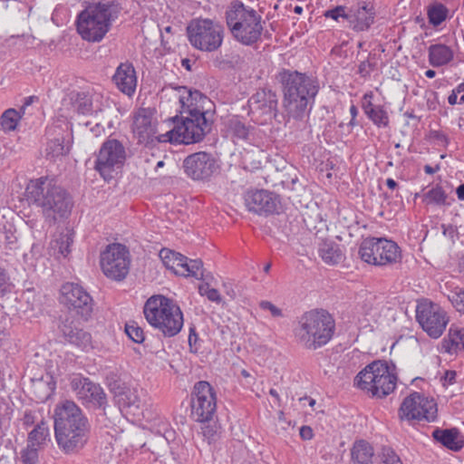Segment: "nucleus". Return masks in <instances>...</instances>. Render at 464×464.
<instances>
[{"instance_id": "nucleus-17", "label": "nucleus", "mask_w": 464, "mask_h": 464, "mask_svg": "<svg viewBox=\"0 0 464 464\" xmlns=\"http://www.w3.org/2000/svg\"><path fill=\"white\" fill-rule=\"evenodd\" d=\"M60 302L84 320H88L93 310L92 296L82 285L75 283L63 285Z\"/></svg>"}, {"instance_id": "nucleus-19", "label": "nucleus", "mask_w": 464, "mask_h": 464, "mask_svg": "<svg viewBox=\"0 0 464 464\" xmlns=\"http://www.w3.org/2000/svg\"><path fill=\"white\" fill-rule=\"evenodd\" d=\"M72 386L76 392L78 400L82 404L102 409L103 412L101 416H106L107 395L100 384L92 382L88 378H75L72 382Z\"/></svg>"}, {"instance_id": "nucleus-43", "label": "nucleus", "mask_w": 464, "mask_h": 464, "mask_svg": "<svg viewBox=\"0 0 464 464\" xmlns=\"http://www.w3.org/2000/svg\"><path fill=\"white\" fill-rule=\"evenodd\" d=\"M73 242V233L67 230L65 233H61L55 241V247L63 256H66L70 252V246Z\"/></svg>"}, {"instance_id": "nucleus-34", "label": "nucleus", "mask_w": 464, "mask_h": 464, "mask_svg": "<svg viewBox=\"0 0 464 464\" xmlns=\"http://www.w3.org/2000/svg\"><path fill=\"white\" fill-rule=\"evenodd\" d=\"M71 100L73 110L79 114L90 115L92 113V97L88 92L72 93Z\"/></svg>"}, {"instance_id": "nucleus-1", "label": "nucleus", "mask_w": 464, "mask_h": 464, "mask_svg": "<svg viewBox=\"0 0 464 464\" xmlns=\"http://www.w3.org/2000/svg\"><path fill=\"white\" fill-rule=\"evenodd\" d=\"M174 96L179 100L182 112L188 115L180 124L169 130V142L192 144L203 140L211 130L212 121L207 118L206 103L210 101L198 91L186 86H175Z\"/></svg>"}, {"instance_id": "nucleus-37", "label": "nucleus", "mask_w": 464, "mask_h": 464, "mask_svg": "<svg viewBox=\"0 0 464 464\" xmlns=\"http://www.w3.org/2000/svg\"><path fill=\"white\" fill-rule=\"evenodd\" d=\"M179 276H193L196 279H202L204 276L203 263L199 259H188L187 257V266H183Z\"/></svg>"}, {"instance_id": "nucleus-45", "label": "nucleus", "mask_w": 464, "mask_h": 464, "mask_svg": "<svg viewBox=\"0 0 464 464\" xmlns=\"http://www.w3.org/2000/svg\"><path fill=\"white\" fill-rule=\"evenodd\" d=\"M448 298L456 310L464 314V289L456 288L450 293Z\"/></svg>"}, {"instance_id": "nucleus-11", "label": "nucleus", "mask_w": 464, "mask_h": 464, "mask_svg": "<svg viewBox=\"0 0 464 464\" xmlns=\"http://www.w3.org/2000/svg\"><path fill=\"white\" fill-rule=\"evenodd\" d=\"M131 129L138 144L146 148L151 149L159 143L169 141V131L159 133L158 121L150 109L140 108L134 113Z\"/></svg>"}, {"instance_id": "nucleus-54", "label": "nucleus", "mask_w": 464, "mask_h": 464, "mask_svg": "<svg viewBox=\"0 0 464 464\" xmlns=\"http://www.w3.org/2000/svg\"><path fill=\"white\" fill-rule=\"evenodd\" d=\"M300 437L304 440H309L314 437V431L309 426H302L299 430Z\"/></svg>"}, {"instance_id": "nucleus-48", "label": "nucleus", "mask_w": 464, "mask_h": 464, "mask_svg": "<svg viewBox=\"0 0 464 464\" xmlns=\"http://www.w3.org/2000/svg\"><path fill=\"white\" fill-rule=\"evenodd\" d=\"M326 18H332L338 21L339 18H343L348 21L349 10L343 5H337L336 7L327 10L324 14Z\"/></svg>"}, {"instance_id": "nucleus-57", "label": "nucleus", "mask_w": 464, "mask_h": 464, "mask_svg": "<svg viewBox=\"0 0 464 464\" xmlns=\"http://www.w3.org/2000/svg\"><path fill=\"white\" fill-rule=\"evenodd\" d=\"M377 105H373L372 101H362V107L366 115L370 114V111H373Z\"/></svg>"}, {"instance_id": "nucleus-15", "label": "nucleus", "mask_w": 464, "mask_h": 464, "mask_svg": "<svg viewBox=\"0 0 464 464\" xmlns=\"http://www.w3.org/2000/svg\"><path fill=\"white\" fill-rule=\"evenodd\" d=\"M437 403L432 398L424 396L423 394L414 392L407 396L401 407V418L408 420H426L432 422L437 419Z\"/></svg>"}, {"instance_id": "nucleus-20", "label": "nucleus", "mask_w": 464, "mask_h": 464, "mask_svg": "<svg viewBox=\"0 0 464 464\" xmlns=\"http://www.w3.org/2000/svg\"><path fill=\"white\" fill-rule=\"evenodd\" d=\"M182 167L185 174L193 180H208L218 168L215 158L206 151L188 155Z\"/></svg>"}, {"instance_id": "nucleus-40", "label": "nucleus", "mask_w": 464, "mask_h": 464, "mask_svg": "<svg viewBox=\"0 0 464 464\" xmlns=\"http://www.w3.org/2000/svg\"><path fill=\"white\" fill-rule=\"evenodd\" d=\"M448 9L442 4L431 5L428 11L430 23L433 25H440L447 18Z\"/></svg>"}, {"instance_id": "nucleus-8", "label": "nucleus", "mask_w": 464, "mask_h": 464, "mask_svg": "<svg viewBox=\"0 0 464 464\" xmlns=\"http://www.w3.org/2000/svg\"><path fill=\"white\" fill-rule=\"evenodd\" d=\"M147 322L165 337L177 335L183 327V314L179 306L163 295L150 297L143 307Z\"/></svg>"}, {"instance_id": "nucleus-47", "label": "nucleus", "mask_w": 464, "mask_h": 464, "mask_svg": "<svg viewBox=\"0 0 464 464\" xmlns=\"http://www.w3.org/2000/svg\"><path fill=\"white\" fill-rule=\"evenodd\" d=\"M201 295H206L209 301L219 304L222 300L219 292L215 288H210L208 284L200 285L198 287Z\"/></svg>"}, {"instance_id": "nucleus-24", "label": "nucleus", "mask_w": 464, "mask_h": 464, "mask_svg": "<svg viewBox=\"0 0 464 464\" xmlns=\"http://www.w3.org/2000/svg\"><path fill=\"white\" fill-rule=\"evenodd\" d=\"M117 88L129 97L132 96L137 87V76L133 65L130 63H121L112 76Z\"/></svg>"}, {"instance_id": "nucleus-6", "label": "nucleus", "mask_w": 464, "mask_h": 464, "mask_svg": "<svg viewBox=\"0 0 464 464\" xmlns=\"http://www.w3.org/2000/svg\"><path fill=\"white\" fill-rule=\"evenodd\" d=\"M121 10L120 5L113 1L89 5L78 14L77 32L86 41L100 42L118 18Z\"/></svg>"}, {"instance_id": "nucleus-27", "label": "nucleus", "mask_w": 464, "mask_h": 464, "mask_svg": "<svg viewBox=\"0 0 464 464\" xmlns=\"http://www.w3.org/2000/svg\"><path fill=\"white\" fill-rule=\"evenodd\" d=\"M380 238L367 237L362 240L359 247L361 259L370 265L381 266Z\"/></svg>"}, {"instance_id": "nucleus-51", "label": "nucleus", "mask_w": 464, "mask_h": 464, "mask_svg": "<svg viewBox=\"0 0 464 464\" xmlns=\"http://www.w3.org/2000/svg\"><path fill=\"white\" fill-rule=\"evenodd\" d=\"M10 291L9 276L5 269L0 266V297Z\"/></svg>"}, {"instance_id": "nucleus-55", "label": "nucleus", "mask_w": 464, "mask_h": 464, "mask_svg": "<svg viewBox=\"0 0 464 464\" xmlns=\"http://www.w3.org/2000/svg\"><path fill=\"white\" fill-rule=\"evenodd\" d=\"M456 372L455 371H446L444 376L442 377L443 385L452 384L456 381Z\"/></svg>"}, {"instance_id": "nucleus-35", "label": "nucleus", "mask_w": 464, "mask_h": 464, "mask_svg": "<svg viewBox=\"0 0 464 464\" xmlns=\"http://www.w3.org/2000/svg\"><path fill=\"white\" fill-rule=\"evenodd\" d=\"M49 437V427L45 420H41L34 429L29 433L28 440L33 447L40 446L44 443Z\"/></svg>"}, {"instance_id": "nucleus-25", "label": "nucleus", "mask_w": 464, "mask_h": 464, "mask_svg": "<svg viewBox=\"0 0 464 464\" xmlns=\"http://www.w3.org/2000/svg\"><path fill=\"white\" fill-rule=\"evenodd\" d=\"M435 440L452 451H459L464 447V440L457 428L436 429L432 432Z\"/></svg>"}, {"instance_id": "nucleus-53", "label": "nucleus", "mask_w": 464, "mask_h": 464, "mask_svg": "<svg viewBox=\"0 0 464 464\" xmlns=\"http://www.w3.org/2000/svg\"><path fill=\"white\" fill-rule=\"evenodd\" d=\"M430 136L431 139L437 140L440 145L447 147L449 144V138L442 131L431 130Z\"/></svg>"}, {"instance_id": "nucleus-5", "label": "nucleus", "mask_w": 464, "mask_h": 464, "mask_svg": "<svg viewBox=\"0 0 464 464\" xmlns=\"http://www.w3.org/2000/svg\"><path fill=\"white\" fill-rule=\"evenodd\" d=\"M334 331L335 321L333 315L324 309H313L299 318L295 337L303 348L315 351L333 339Z\"/></svg>"}, {"instance_id": "nucleus-23", "label": "nucleus", "mask_w": 464, "mask_h": 464, "mask_svg": "<svg viewBox=\"0 0 464 464\" xmlns=\"http://www.w3.org/2000/svg\"><path fill=\"white\" fill-rule=\"evenodd\" d=\"M373 21V8L365 2L359 3L357 5L352 6L349 9L348 23L355 31L361 32L368 30Z\"/></svg>"}, {"instance_id": "nucleus-12", "label": "nucleus", "mask_w": 464, "mask_h": 464, "mask_svg": "<svg viewBox=\"0 0 464 464\" xmlns=\"http://www.w3.org/2000/svg\"><path fill=\"white\" fill-rule=\"evenodd\" d=\"M102 273L110 279L121 282L130 271V256L128 248L120 243L110 244L101 253Z\"/></svg>"}, {"instance_id": "nucleus-29", "label": "nucleus", "mask_w": 464, "mask_h": 464, "mask_svg": "<svg viewBox=\"0 0 464 464\" xmlns=\"http://www.w3.org/2000/svg\"><path fill=\"white\" fill-rule=\"evenodd\" d=\"M373 456V448L363 440L355 441L351 449L353 464H374Z\"/></svg>"}, {"instance_id": "nucleus-49", "label": "nucleus", "mask_w": 464, "mask_h": 464, "mask_svg": "<svg viewBox=\"0 0 464 464\" xmlns=\"http://www.w3.org/2000/svg\"><path fill=\"white\" fill-rule=\"evenodd\" d=\"M21 459L24 464H35L38 460V452L34 448H26L22 451Z\"/></svg>"}, {"instance_id": "nucleus-28", "label": "nucleus", "mask_w": 464, "mask_h": 464, "mask_svg": "<svg viewBox=\"0 0 464 464\" xmlns=\"http://www.w3.org/2000/svg\"><path fill=\"white\" fill-rule=\"evenodd\" d=\"M381 266H392L401 260L400 246L392 240L380 237Z\"/></svg>"}, {"instance_id": "nucleus-31", "label": "nucleus", "mask_w": 464, "mask_h": 464, "mask_svg": "<svg viewBox=\"0 0 464 464\" xmlns=\"http://www.w3.org/2000/svg\"><path fill=\"white\" fill-rule=\"evenodd\" d=\"M159 256L165 267L176 275H179L182 266H187V256L170 249H161Z\"/></svg>"}, {"instance_id": "nucleus-14", "label": "nucleus", "mask_w": 464, "mask_h": 464, "mask_svg": "<svg viewBox=\"0 0 464 464\" xmlns=\"http://www.w3.org/2000/svg\"><path fill=\"white\" fill-rule=\"evenodd\" d=\"M126 157L125 147L120 140H107L96 156L94 169L104 179H110L112 172L124 165Z\"/></svg>"}, {"instance_id": "nucleus-10", "label": "nucleus", "mask_w": 464, "mask_h": 464, "mask_svg": "<svg viewBox=\"0 0 464 464\" xmlns=\"http://www.w3.org/2000/svg\"><path fill=\"white\" fill-rule=\"evenodd\" d=\"M187 34L190 44L195 49L213 53L223 44L224 28L210 19H197L188 25Z\"/></svg>"}, {"instance_id": "nucleus-59", "label": "nucleus", "mask_w": 464, "mask_h": 464, "mask_svg": "<svg viewBox=\"0 0 464 464\" xmlns=\"http://www.w3.org/2000/svg\"><path fill=\"white\" fill-rule=\"evenodd\" d=\"M23 420L25 426L33 425L34 422V416L31 411H26L24 415Z\"/></svg>"}, {"instance_id": "nucleus-7", "label": "nucleus", "mask_w": 464, "mask_h": 464, "mask_svg": "<svg viewBox=\"0 0 464 464\" xmlns=\"http://www.w3.org/2000/svg\"><path fill=\"white\" fill-rule=\"evenodd\" d=\"M227 25L232 36L244 45H252L264 30L262 16L242 2H232L226 11Z\"/></svg>"}, {"instance_id": "nucleus-32", "label": "nucleus", "mask_w": 464, "mask_h": 464, "mask_svg": "<svg viewBox=\"0 0 464 464\" xmlns=\"http://www.w3.org/2000/svg\"><path fill=\"white\" fill-rule=\"evenodd\" d=\"M443 348L449 353H457L464 349V328L450 326L448 336L443 340Z\"/></svg>"}, {"instance_id": "nucleus-58", "label": "nucleus", "mask_w": 464, "mask_h": 464, "mask_svg": "<svg viewBox=\"0 0 464 464\" xmlns=\"http://www.w3.org/2000/svg\"><path fill=\"white\" fill-rule=\"evenodd\" d=\"M277 426L283 430H285L286 426L287 427L291 426V421L286 420L283 412H280V414H279Z\"/></svg>"}, {"instance_id": "nucleus-61", "label": "nucleus", "mask_w": 464, "mask_h": 464, "mask_svg": "<svg viewBox=\"0 0 464 464\" xmlns=\"http://www.w3.org/2000/svg\"><path fill=\"white\" fill-rule=\"evenodd\" d=\"M198 334H196L193 328H190L189 335H188V344L192 348V346L197 343Z\"/></svg>"}, {"instance_id": "nucleus-50", "label": "nucleus", "mask_w": 464, "mask_h": 464, "mask_svg": "<svg viewBox=\"0 0 464 464\" xmlns=\"http://www.w3.org/2000/svg\"><path fill=\"white\" fill-rule=\"evenodd\" d=\"M259 307L264 311H268L270 313V314L275 318H279V317L284 316L282 309L276 306L274 304H272L269 301H266V300L261 301L259 303Z\"/></svg>"}, {"instance_id": "nucleus-44", "label": "nucleus", "mask_w": 464, "mask_h": 464, "mask_svg": "<svg viewBox=\"0 0 464 464\" xmlns=\"http://www.w3.org/2000/svg\"><path fill=\"white\" fill-rule=\"evenodd\" d=\"M125 333L133 342L141 343L145 337L141 327L134 321H130L125 324Z\"/></svg>"}, {"instance_id": "nucleus-46", "label": "nucleus", "mask_w": 464, "mask_h": 464, "mask_svg": "<svg viewBox=\"0 0 464 464\" xmlns=\"http://www.w3.org/2000/svg\"><path fill=\"white\" fill-rule=\"evenodd\" d=\"M380 464H402V461L393 450L383 448L380 454Z\"/></svg>"}, {"instance_id": "nucleus-4", "label": "nucleus", "mask_w": 464, "mask_h": 464, "mask_svg": "<svg viewBox=\"0 0 464 464\" xmlns=\"http://www.w3.org/2000/svg\"><path fill=\"white\" fill-rule=\"evenodd\" d=\"M25 194L27 200L41 208L44 217L50 222L55 223L58 218H66L71 213L72 200L70 194L48 177L31 180Z\"/></svg>"}, {"instance_id": "nucleus-33", "label": "nucleus", "mask_w": 464, "mask_h": 464, "mask_svg": "<svg viewBox=\"0 0 464 464\" xmlns=\"http://www.w3.org/2000/svg\"><path fill=\"white\" fill-rule=\"evenodd\" d=\"M319 256L328 265H337L343 259L339 245L333 241H323L318 249Z\"/></svg>"}, {"instance_id": "nucleus-42", "label": "nucleus", "mask_w": 464, "mask_h": 464, "mask_svg": "<svg viewBox=\"0 0 464 464\" xmlns=\"http://www.w3.org/2000/svg\"><path fill=\"white\" fill-rule=\"evenodd\" d=\"M367 117L379 128H385L389 125V115L384 108L377 105L376 108Z\"/></svg>"}, {"instance_id": "nucleus-62", "label": "nucleus", "mask_w": 464, "mask_h": 464, "mask_svg": "<svg viewBox=\"0 0 464 464\" xmlns=\"http://www.w3.org/2000/svg\"><path fill=\"white\" fill-rule=\"evenodd\" d=\"M350 113H351V116H352V119H351V121H350L349 124L352 125V126H354L355 125V118H356L357 114H358V110H357L355 105H352L350 107Z\"/></svg>"}, {"instance_id": "nucleus-16", "label": "nucleus", "mask_w": 464, "mask_h": 464, "mask_svg": "<svg viewBox=\"0 0 464 464\" xmlns=\"http://www.w3.org/2000/svg\"><path fill=\"white\" fill-rule=\"evenodd\" d=\"M416 319L422 329L435 339L441 336L449 323L447 313L434 303L419 304L416 309Z\"/></svg>"}, {"instance_id": "nucleus-36", "label": "nucleus", "mask_w": 464, "mask_h": 464, "mask_svg": "<svg viewBox=\"0 0 464 464\" xmlns=\"http://www.w3.org/2000/svg\"><path fill=\"white\" fill-rule=\"evenodd\" d=\"M21 117V111L14 109H8L5 111L0 117V126L4 130H14Z\"/></svg>"}, {"instance_id": "nucleus-2", "label": "nucleus", "mask_w": 464, "mask_h": 464, "mask_svg": "<svg viewBox=\"0 0 464 464\" xmlns=\"http://www.w3.org/2000/svg\"><path fill=\"white\" fill-rule=\"evenodd\" d=\"M53 419L55 440L63 453L74 454L84 448L90 439L91 424L83 411L73 401H58Z\"/></svg>"}, {"instance_id": "nucleus-63", "label": "nucleus", "mask_w": 464, "mask_h": 464, "mask_svg": "<svg viewBox=\"0 0 464 464\" xmlns=\"http://www.w3.org/2000/svg\"><path fill=\"white\" fill-rule=\"evenodd\" d=\"M103 130L104 129L100 123H96L94 127L91 128V131L93 132L96 137L100 136Z\"/></svg>"}, {"instance_id": "nucleus-64", "label": "nucleus", "mask_w": 464, "mask_h": 464, "mask_svg": "<svg viewBox=\"0 0 464 464\" xmlns=\"http://www.w3.org/2000/svg\"><path fill=\"white\" fill-rule=\"evenodd\" d=\"M456 193L459 199L464 200V183L457 188Z\"/></svg>"}, {"instance_id": "nucleus-38", "label": "nucleus", "mask_w": 464, "mask_h": 464, "mask_svg": "<svg viewBox=\"0 0 464 464\" xmlns=\"http://www.w3.org/2000/svg\"><path fill=\"white\" fill-rule=\"evenodd\" d=\"M70 147L64 145L63 139H53L47 143L46 155L52 159L68 154Z\"/></svg>"}, {"instance_id": "nucleus-52", "label": "nucleus", "mask_w": 464, "mask_h": 464, "mask_svg": "<svg viewBox=\"0 0 464 464\" xmlns=\"http://www.w3.org/2000/svg\"><path fill=\"white\" fill-rule=\"evenodd\" d=\"M373 69V64L371 63L368 60L362 61L358 67V73L362 78H367L370 76L372 70Z\"/></svg>"}, {"instance_id": "nucleus-60", "label": "nucleus", "mask_w": 464, "mask_h": 464, "mask_svg": "<svg viewBox=\"0 0 464 464\" xmlns=\"http://www.w3.org/2000/svg\"><path fill=\"white\" fill-rule=\"evenodd\" d=\"M37 98L35 96H29V97H26L24 99V104L22 105V107L20 108V111L22 114L24 113V111H25V108L29 105H31L34 100H36Z\"/></svg>"}, {"instance_id": "nucleus-22", "label": "nucleus", "mask_w": 464, "mask_h": 464, "mask_svg": "<svg viewBox=\"0 0 464 464\" xmlns=\"http://www.w3.org/2000/svg\"><path fill=\"white\" fill-rule=\"evenodd\" d=\"M63 337L71 343L88 349L92 345L91 334L79 326V323L71 317H66L59 325Z\"/></svg>"}, {"instance_id": "nucleus-56", "label": "nucleus", "mask_w": 464, "mask_h": 464, "mask_svg": "<svg viewBox=\"0 0 464 464\" xmlns=\"http://www.w3.org/2000/svg\"><path fill=\"white\" fill-rule=\"evenodd\" d=\"M212 63H213L214 67H216V68L224 69L228 63L223 58L222 55H217L212 60Z\"/></svg>"}, {"instance_id": "nucleus-30", "label": "nucleus", "mask_w": 464, "mask_h": 464, "mask_svg": "<svg viewBox=\"0 0 464 464\" xmlns=\"http://www.w3.org/2000/svg\"><path fill=\"white\" fill-rule=\"evenodd\" d=\"M453 56V51L445 44H432L429 47V62L433 67L449 63Z\"/></svg>"}, {"instance_id": "nucleus-39", "label": "nucleus", "mask_w": 464, "mask_h": 464, "mask_svg": "<svg viewBox=\"0 0 464 464\" xmlns=\"http://www.w3.org/2000/svg\"><path fill=\"white\" fill-rule=\"evenodd\" d=\"M120 403L123 407L140 409L141 401L137 389H127L120 395Z\"/></svg>"}, {"instance_id": "nucleus-13", "label": "nucleus", "mask_w": 464, "mask_h": 464, "mask_svg": "<svg viewBox=\"0 0 464 464\" xmlns=\"http://www.w3.org/2000/svg\"><path fill=\"white\" fill-rule=\"evenodd\" d=\"M191 418L198 422L210 421L217 411V394L206 381L195 383L190 400Z\"/></svg>"}, {"instance_id": "nucleus-41", "label": "nucleus", "mask_w": 464, "mask_h": 464, "mask_svg": "<svg viewBox=\"0 0 464 464\" xmlns=\"http://www.w3.org/2000/svg\"><path fill=\"white\" fill-rule=\"evenodd\" d=\"M426 200L429 204H435L438 206L448 205L447 202V194L444 189L436 186L430 188L425 195Z\"/></svg>"}, {"instance_id": "nucleus-9", "label": "nucleus", "mask_w": 464, "mask_h": 464, "mask_svg": "<svg viewBox=\"0 0 464 464\" xmlns=\"http://www.w3.org/2000/svg\"><path fill=\"white\" fill-rule=\"evenodd\" d=\"M353 383L374 397L384 398L395 390L397 376L388 362L375 361L355 376Z\"/></svg>"}, {"instance_id": "nucleus-26", "label": "nucleus", "mask_w": 464, "mask_h": 464, "mask_svg": "<svg viewBox=\"0 0 464 464\" xmlns=\"http://www.w3.org/2000/svg\"><path fill=\"white\" fill-rule=\"evenodd\" d=\"M225 126L227 133L233 140H249L254 130L253 126L246 123L245 119L237 115L228 118L225 122Z\"/></svg>"}, {"instance_id": "nucleus-18", "label": "nucleus", "mask_w": 464, "mask_h": 464, "mask_svg": "<svg viewBox=\"0 0 464 464\" xmlns=\"http://www.w3.org/2000/svg\"><path fill=\"white\" fill-rule=\"evenodd\" d=\"M278 100L272 90L256 91L248 100L249 115L258 124H265L276 117Z\"/></svg>"}, {"instance_id": "nucleus-21", "label": "nucleus", "mask_w": 464, "mask_h": 464, "mask_svg": "<svg viewBox=\"0 0 464 464\" xmlns=\"http://www.w3.org/2000/svg\"><path fill=\"white\" fill-rule=\"evenodd\" d=\"M245 205L248 211L257 215H269L276 210L278 200L270 191L250 189L244 195Z\"/></svg>"}, {"instance_id": "nucleus-3", "label": "nucleus", "mask_w": 464, "mask_h": 464, "mask_svg": "<svg viewBox=\"0 0 464 464\" xmlns=\"http://www.w3.org/2000/svg\"><path fill=\"white\" fill-rule=\"evenodd\" d=\"M280 81L284 93L283 108L287 122L291 120L304 121L318 93V82L305 73L289 70L280 72Z\"/></svg>"}]
</instances>
